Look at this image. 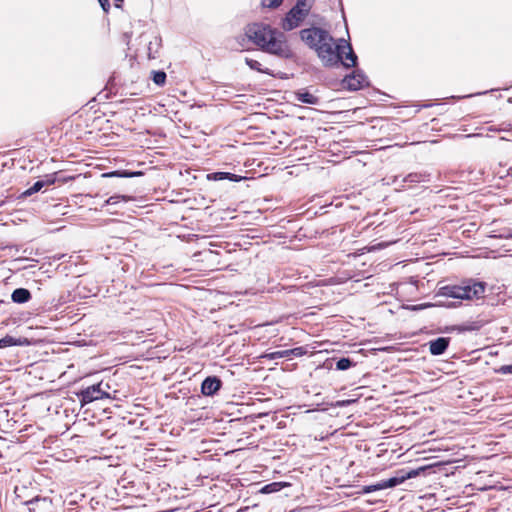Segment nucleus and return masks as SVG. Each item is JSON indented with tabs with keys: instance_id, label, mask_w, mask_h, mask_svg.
I'll list each match as a JSON object with an SVG mask.
<instances>
[{
	"instance_id": "nucleus-12",
	"label": "nucleus",
	"mask_w": 512,
	"mask_h": 512,
	"mask_svg": "<svg viewBox=\"0 0 512 512\" xmlns=\"http://www.w3.org/2000/svg\"><path fill=\"white\" fill-rule=\"evenodd\" d=\"M29 344V341L26 338H14L10 335H6L2 339H0V348H5L9 346H23Z\"/></svg>"
},
{
	"instance_id": "nucleus-9",
	"label": "nucleus",
	"mask_w": 512,
	"mask_h": 512,
	"mask_svg": "<svg viewBox=\"0 0 512 512\" xmlns=\"http://www.w3.org/2000/svg\"><path fill=\"white\" fill-rule=\"evenodd\" d=\"M221 388V380L217 377H207L201 386V391L206 396L214 395Z\"/></svg>"
},
{
	"instance_id": "nucleus-10",
	"label": "nucleus",
	"mask_w": 512,
	"mask_h": 512,
	"mask_svg": "<svg viewBox=\"0 0 512 512\" xmlns=\"http://www.w3.org/2000/svg\"><path fill=\"white\" fill-rule=\"evenodd\" d=\"M344 82L350 90H358L368 83L366 77L360 72H354L346 77Z\"/></svg>"
},
{
	"instance_id": "nucleus-29",
	"label": "nucleus",
	"mask_w": 512,
	"mask_h": 512,
	"mask_svg": "<svg viewBox=\"0 0 512 512\" xmlns=\"http://www.w3.org/2000/svg\"><path fill=\"white\" fill-rule=\"evenodd\" d=\"M122 1L123 0H115V6L120 7Z\"/></svg>"
},
{
	"instance_id": "nucleus-13",
	"label": "nucleus",
	"mask_w": 512,
	"mask_h": 512,
	"mask_svg": "<svg viewBox=\"0 0 512 512\" xmlns=\"http://www.w3.org/2000/svg\"><path fill=\"white\" fill-rule=\"evenodd\" d=\"M31 298V293L25 288H17L12 292L11 299L15 303H26Z\"/></svg>"
},
{
	"instance_id": "nucleus-15",
	"label": "nucleus",
	"mask_w": 512,
	"mask_h": 512,
	"mask_svg": "<svg viewBox=\"0 0 512 512\" xmlns=\"http://www.w3.org/2000/svg\"><path fill=\"white\" fill-rule=\"evenodd\" d=\"M284 486V484L280 483V482H274V483H271V484H268L266 486H264L262 488V492L263 493H273V492H277L279 491L282 487Z\"/></svg>"
},
{
	"instance_id": "nucleus-1",
	"label": "nucleus",
	"mask_w": 512,
	"mask_h": 512,
	"mask_svg": "<svg viewBox=\"0 0 512 512\" xmlns=\"http://www.w3.org/2000/svg\"><path fill=\"white\" fill-rule=\"evenodd\" d=\"M246 36L264 52L281 58L292 56L286 36L269 25L254 23L246 28Z\"/></svg>"
},
{
	"instance_id": "nucleus-17",
	"label": "nucleus",
	"mask_w": 512,
	"mask_h": 512,
	"mask_svg": "<svg viewBox=\"0 0 512 512\" xmlns=\"http://www.w3.org/2000/svg\"><path fill=\"white\" fill-rule=\"evenodd\" d=\"M153 81L155 84L162 86L166 81V73L163 71H154Z\"/></svg>"
},
{
	"instance_id": "nucleus-4",
	"label": "nucleus",
	"mask_w": 512,
	"mask_h": 512,
	"mask_svg": "<svg viewBox=\"0 0 512 512\" xmlns=\"http://www.w3.org/2000/svg\"><path fill=\"white\" fill-rule=\"evenodd\" d=\"M301 39L316 52L319 46H323V43L331 41V35L321 28H308L303 29L301 32Z\"/></svg>"
},
{
	"instance_id": "nucleus-20",
	"label": "nucleus",
	"mask_w": 512,
	"mask_h": 512,
	"mask_svg": "<svg viewBox=\"0 0 512 512\" xmlns=\"http://www.w3.org/2000/svg\"><path fill=\"white\" fill-rule=\"evenodd\" d=\"M352 366V361L349 358H341L336 363L338 370H346Z\"/></svg>"
},
{
	"instance_id": "nucleus-28",
	"label": "nucleus",
	"mask_w": 512,
	"mask_h": 512,
	"mask_svg": "<svg viewBox=\"0 0 512 512\" xmlns=\"http://www.w3.org/2000/svg\"><path fill=\"white\" fill-rule=\"evenodd\" d=\"M217 175H219V179H224V178H226L229 174H228V173H218Z\"/></svg>"
},
{
	"instance_id": "nucleus-6",
	"label": "nucleus",
	"mask_w": 512,
	"mask_h": 512,
	"mask_svg": "<svg viewBox=\"0 0 512 512\" xmlns=\"http://www.w3.org/2000/svg\"><path fill=\"white\" fill-rule=\"evenodd\" d=\"M417 474H418L417 471L412 470L406 474L397 475V476L391 477L387 480H382V481L378 482L377 484L364 487V492L370 493V492H374V491H378V490H382V489L395 487V486L403 483L406 479L413 478V477L417 476Z\"/></svg>"
},
{
	"instance_id": "nucleus-26",
	"label": "nucleus",
	"mask_w": 512,
	"mask_h": 512,
	"mask_svg": "<svg viewBox=\"0 0 512 512\" xmlns=\"http://www.w3.org/2000/svg\"><path fill=\"white\" fill-rule=\"evenodd\" d=\"M293 355H301L302 353V348H295L293 350L290 351Z\"/></svg>"
},
{
	"instance_id": "nucleus-16",
	"label": "nucleus",
	"mask_w": 512,
	"mask_h": 512,
	"mask_svg": "<svg viewBox=\"0 0 512 512\" xmlns=\"http://www.w3.org/2000/svg\"><path fill=\"white\" fill-rule=\"evenodd\" d=\"M245 62L246 64L253 70H256V71H259V72H264V73H268L267 70H264L261 68V63L258 62L257 60H254L252 58H245Z\"/></svg>"
},
{
	"instance_id": "nucleus-14",
	"label": "nucleus",
	"mask_w": 512,
	"mask_h": 512,
	"mask_svg": "<svg viewBox=\"0 0 512 512\" xmlns=\"http://www.w3.org/2000/svg\"><path fill=\"white\" fill-rule=\"evenodd\" d=\"M131 199V197L125 195H113L105 201V205H114L119 203L120 201L128 202Z\"/></svg>"
},
{
	"instance_id": "nucleus-2",
	"label": "nucleus",
	"mask_w": 512,
	"mask_h": 512,
	"mask_svg": "<svg viewBox=\"0 0 512 512\" xmlns=\"http://www.w3.org/2000/svg\"><path fill=\"white\" fill-rule=\"evenodd\" d=\"M485 284L483 282L469 281L463 285L444 286L439 289V295L457 299L473 300L484 295Z\"/></svg>"
},
{
	"instance_id": "nucleus-11",
	"label": "nucleus",
	"mask_w": 512,
	"mask_h": 512,
	"mask_svg": "<svg viewBox=\"0 0 512 512\" xmlns=\"http://www.w3.org/2000/svg\"><path fill=\"white\" fill-rule=\"evenodd\" d=\"M449 345V338L439 337L429 342V350L432 355H441Z\"/></svg>"
},
{
	"instance_id": "nucleus-25",
	"label": "nucleus",
	"mask_w": 512,
	"mask_h": 512,
	"mask_svg": "<svg viewBox=\"0 0 512 512\" xmlns=\"http://www.w3.org/2000/svg\"><path fill=\"white\" fill-rule=\"evenodd\" d=\"M306 1L307 0H297L296 5H301L300 7H302V8H309L310 9V7L307 5Z\"/></svg>"
},
{
	"instance_id": "nucleus-24",
	"label": "nucleus",
	"mask_w": 512,
	"mask_h": 512,
	"mask_svg": "<svg viewBox=\"0 0 512 512\" xmlns=\"http://www.w3.org/2000/svg\"><path fill=\"white\" fill-rule=\"evenodd\" d=\"M288 353H289V351H281V352L272 353L271 358L283 357V356L287 355Z\"/></svg>"
},
{
	"instance_id": "nucleus-19",
	"label": "nucleus",
	"mask_w": 512,
	"mask_h": 512,
	"mask_svg": "<svg viewBox=\"0 0 512 512\" xmlns=\"http://www.w3.org/2000/svg\"><path fill=\"white\" fill-rule=\"evenodd\" d=\"M45 185V182L44 181H37L36 183H34V185L32 187H30L29 189H27L23 195L25 196H30L38 191H40Z\"/></svg>"
},
{
	"instance_id": "nucleus-31",
	"label": "nucleus",
	"mask_w": 512,
	"mask_h": 512,
	"mask_svg": "<svg viewBox=\"0 0 512 512\" xmlns=\"http://www.w3.org/2000/svg\"><path fill=\"white\" fill-rule=\"evenodd\" d=\"M507 174L512 176V165L509 167Z\"/></svg>"
},
{
	"instance_id": "nucleus-27",
	"label": "nucleus",
	"mask_w": 512,
	"mask_h": 512,
	"mask_svg": "<svg viewBox=\"0 0 512 512\" xmlns=\"http://www.w3.org/2000/svg\"><path fill=\"white\" fill-rule=\"evenodd\" d=\"M501 237H502V238H506V239H508V238H512V230H511V229L507 230V233H506V234L501 235Z\"/></svg>"
},
{
	"instance_id": "nucleus-30",
	"label": "nucleus",
	"mask_w": 512,
	"mask_h": 512,
	"mask_svg": "<svg viewBox=\"0 0 512 512\" xmlns=\"http://www.w3.org/2000/svg\"><path fill=\"white\" fill-rule=\"evenodd\" d=\"M115 175H118V174L116 172L103 174V176H115Z\"/></svg>"
},
{
	"instance_id": "nucleus-3",
	"label": "nucleus",
	"mask_w": 512,
	"mask_h": 512,
	"mask_svg": "<svg viewBox=\"0 0 512 512\" xmlns=\"http://www.w3.org/2000/svg\"><path fill=\"white\" fill-rule=\"evenodd\" d=\"M318 57L321 59L325 66H336L342 59V45L335 44L333 37L331 41L323 43V46L318 47Z\"/></svg>"
},
{
	"instance_id": "nucleus-8",
	"label": "nucleus",
	"mask_w": 512,
	"mask_h": 512,
	"mask_svg": "<svg viewBox=\"0 0 512 512\" xmlns=\"http://www.w3.org/2000/svg\"><path fill=\"white\" fill-rule=\"evenodd\" d=\"M342 45V59L339 63H342L346 68L354 67L356 65L357 56L355 55L351 45L345 40H341Z\"/></svg>"
},
{
	"instance_id": "nucleus-22",
	"label": "nucleus",
	"mask_w": 512,
	"mask_h": 512,
	"mask_svg": "<svg viewBox=\"0 0 512 512\" xmlns=\"http://www.w3.org/2000/svg\"><path fill=\"white\" fill-rule=\"evenodd\" d=\"M498 371L501 374H512V365L501 366Z\"/></svg>"
},
{
	"instance_id": "nucleus-18",
	"label": "nucleus",
	"mask_w": 512,
	"mask_h": 512,
	"mask_svg": "<svg viewBox=\"0 0 512 512\" xmlns=\"http://www.w3.org/2000/svg\"><path fill=\"white\" fill-rule=\"evenodd\" d=\"M298 99L301 102L307 103V104H315L317 102V98L308 92L299 94Z\"/></svg>"
},
{
	"instance_id": "nucleus-23",
	"label": "nucleus",
	"mask_w": 512,
	"mask_h": 512,
	"mask_svg": "<svg viewBox=\"0 0 512 512\" xmlns=\"http://www.w3.org/2000/svg\"><path fill=\"white\" fill-rule=\"evenodd\" d=\"M102 9L105 11V12H108L109 9H110V3H109V0H98Z\"/></svg>"
},
{
	"instance_id": "nucleus-7",
	"label": "nucleus",
	"mask_w": 512,
	"mask_h": 512,
	"mask_svg": "<svg viewBox=\"0 0 512 512\" xmlns=\"http://www.w3.org/2000/svg\"><path fill=\"white\" fill-rule=\"evenodd\" d=\"M82 405L102 398H109V394L102 389V383L92 385L80 393Z\"/></svg>"
},
{
	"instance_id": "nucleus-21",
	"label": "nucleus",
	"mask_w": 512,
	"mask_h": 512,
	"mask_svg": "<svg viewBox=\"0 0 512 512\" xmlns=\"http://www.w3.org/2000/svg\"><path fill=\"white\" fill-rule=\"evenodd\" d=\"M282 3V0H263L262 5L267 8H277Z\"/></svg>"
},
{
	"instance_id": "nucleus-5",
	"label": "nucleus",
	"mask_w": 512,
	"mask_h": 512,
	"mask_svg": "<svg viewBox=\"0 0 512 512\" xmlns=\"http://www.w3.org/2000/svg\"><path fill=\"white\" fill-rule=\"evenodd\" d=\"M301 5H295L286 15L282 22V28L286 31L293 30L298 27L305 19L309 12V8H302Z\"/></svg>"
}]
</instances>
